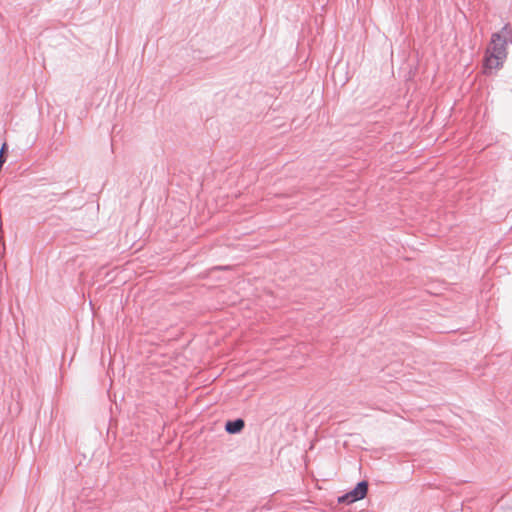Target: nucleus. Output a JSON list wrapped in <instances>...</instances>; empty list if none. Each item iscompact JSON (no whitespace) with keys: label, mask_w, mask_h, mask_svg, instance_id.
<instances>
[{"label":"nucleus","mask_w":512,"mask_h":512,"mask_svg":"<svg viewBox=\"0 0 512 512\" xmlns=\"http://www.w3.org/2000/svg\"><path fill=\"white\" fill-rule=\"evenodd\" d=\"M368 491V483L366 481H360L354 489L348 492L349 497L353 502L363 499Z\"/></svg>","instance_id":"obj_2"},{"label":"nucleus","mask_w":512,"mask_h":512,"mask_svg":"<svg viewBox=\"0 0 512 512\" xmlns=\"http://www.w3.org/2000/svg\"><path fill=\"white\" fill-rule=\"evenodd\" d=\"M512 36V28L504 25L500 32L493 33L484 57V73L490 74L503 67L507 58V43Z\"/></svg>","instance_id":"obj_1"},{"label":"nucleus","mask_w":512,"mask_h":512,"mask_svg":"<svg viewBox=\"0 0 512 512\" xmlns=\"http://www.w3.org/2000/svg\"><path fill=\"white\" fill-rule=\"evenodd\" d=\"M6 147H7V144H6V143H4V144L2 145V148H1V151H0V167H1V166H2V164L5 162V158H4V151H5Z\"/></svg>","instance_id":"obj_5"},{"label":"nucleus","mask_w":512,"mask_h":512,"mask_svg":"<svg viewBox=\"0 0 512 512\" xmlns=\"http://www.w3.org/2000/svg\"><path fill=\"white\" fill-rule=\"evenodd\" d=\"M245 426V422L243 419L238 418L235 420L227 421L225 424V430L229 434H236L242 431Z\"/></svg>","instance_id":"obj_3"},{"label":"nucleus","mask_w":512,"mask_h":512,"mask_svg":"<svg viewBox=\"0 0 512 512\" xmlns=\"http://www.w3.org/2000/svg\"><path fill=\"white\" fill-rule=\"evenodd\" d=\"M338 502L339 503H345V504H351V503H354L352 501V499L349 497V494L348 492L340 497H338Z\"/></svg>","instance_id":"obj_4"}]
</instances>
